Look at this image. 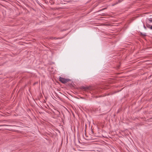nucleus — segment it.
Here are the masks:
<instances>
[{"label":"nucleus","mask_w":152,"mask_h":152,"mask_svg":"<svg viewBox=\"0 0 152 152\" xmlns=\"http://www.w3.org/2000/svg\"><path fill=\"white\" fill-rule=\"evenodd\" d=\"M146 22V27L152 30V18L147 19Z\"/></svg>","instance_id":"obj_1"},{"label":"nucleus","mask_w":152,"mask_h":152,"mask_svg":"<svg viewBox=\"0 0 152 152\" xmlns=\"http://www.w3.org/2000/svg\"><path fill=\"white\" fill-rule=\"evenodd\" d=\"M59 80L60 82L63 83H66L70 80L69 79H65L60 77L59 78Z\"/></svg>","instance_id":"obj_2"},{"label":"nucleus","mask_w":152,"mask_h":152,"mask_svg":"<svg viewBox=\"0 0 152 152\" xmlns=\"http://www.w3.org/2000/svg\"><path fill=\"white\" fill-rule=\"evenodd\" d=\"M123 0H118V2H116V4H118V3H120L121 2V1H123Z\"/></svg>","instance_id":"obj_3"},{"label":"nucleus","mask_w":152,"mask_h":152,"mask_svg":"<svg viewBox=\"0 0 152 152\" xmlns=\"http://www.w3.org/2000/svg\"><path fill=\"white\" fill-rule=\"evenodd\" d=\"M143 27H144V28L145 29H146V27L145 26V25H143Z\"/></svg>","instance_id":"obj_4"},{"label":"nucleus","mask_w":152,"mask_h":152,"mask_svg":"<svg viewBox=\"0 0 152 152\" xmlns=\"http://www.w3.org/2000/svg\"><path fill=\"white\" fill-rule=\"evenodd\" d=\"M54 39H57V38H54Z\"/></svg>","instance_id":"obj_5"}]
</instances>
